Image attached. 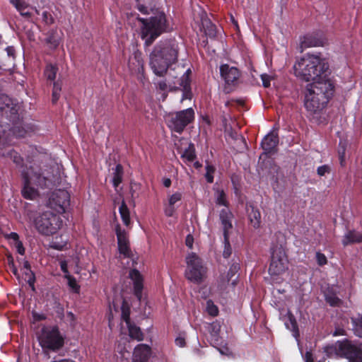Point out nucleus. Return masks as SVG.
<instances>
[{"mask_svg": "<svg viewBox=\"0 0 362 362\" xmlns=\"http://www.w3.org/2000/svg\"><path fill=\"white\" fill-rule=\"evenodd\" d=\"M1 156L9 157L11 159H12L13 162L14 163H16L17 165H18V166L23 165V160L22 158V157L19 155L18 153H17L16 151H15L13 150L10 151L6 155L2 154Z\"/></svg>", "mask_w": 362, "mask_h": 362, "instance_id": "32", "label": "nucleus"}, {"mask_svg": "<svg viewBox=\"0 0 362 362\" xmlns=\"http://www.w3.org/2000/svg\"><path fill=\"white\" fill-rule=\"evenodd\" d=\"M341 241L344 246L362 243V232L349 230L343 236Z\"/></svg>", "mask_w": 362, "mask_h": 362, "instance_id": "22", "label": "nucleus"}, {"mask_svg": "<svg viewBox=\"0 0 362 362\" xmlns=\"http://www.w3.org/2000/svg\"><path fill=\"white\" fill-rule=\"evenodd\" d=\"M355 334L362 338V316L352 320Z\"/></svg>", "mask_w": 362, "mask_h": 362, "instance_id": "37", "label": "nucleus"}, {"mask_svg": "<svg viewBox=\"0 0 362 362\" xmlns=\"http://www.w3.org/2000/svg\"><path fill=\"white\" fill-rule=\"evenodd\" d=\"M15 247L17 250V252L21 254V255H24L25 253V248L23 245V243L21 241H17L16 243H15Z\"/></svg>", "mask_w": 362, "mask_h": 362, "instance_id": "52", "label": "nucleus"}, {"mask_svg": "<svg viewBox=\"0 0 362 362\" xmlns=\"http://www.w3.org/2000/svg\"><path fill=\"white\" fill-rule=\"evenodd\" d=\"M32 314L35 321H41L46 319V316L44 314H39L35 311H33Z\"/></svg>", "mask_w": 362, "mask_h": 362, "instance_id": "54", "label": "nucleus"}, {"mask_svg": "<svg viewBox=\"0 0 362 362\" xmlns=\"http://www.w3.org/2000/svg\"><path fill=\"white\" fill-rule=\"evenodd\" d=\"M40 344L43 349L57 351L64 345V339L57 327H43L38 334Z\"/></svg>", "mask_w": 362, "mask_h": 362, "instance_id": "8", "label": "nucleus"}, {"mask_svg": "<svg viewBox=\"0 0 362 362\" xmlns=\"http://www.w3.org/2000/svg\"><path fill=\"white\" fill-rule=\"evenodd\" d=\"M230 235H223V244L224 248L223 251V255L225 258H228L232 253V248L229 241Z\"/></svg>", "mask_w": 362, "mask_h": 362, "instance_id": "34", "label": "nucleus"}, {"mask_svg": "<svg viewBox=\"0 0 362 362\" xmlns=\"http://www.w3.org/2000/svg\"><path fill=\"white\" fill-rule=\"evenodd\" d=\"M151 355V347L144 344H138L134 349L133 362H147Z\"/></svg>", "mask_w": 362, "mask_h": 362, "instance_id": "17", "label": "nucleus"}, {"mask_svg": "<svg viewBox=\"0 0 362 362\" xmlns=\"http://www.w3.org/2000/svg\"><path fill=\"white\" fill-rule=\"evenodd\" d=\"M9 1L11 4H12L18 11H22V9H25L28 7V4L25 1V0Z\"/></svg>", "mask_w": 362, "mask_h": 362, "instance_id": "40", "label": "nucleus"}, {"mask_svg": "<svg viewBox=\"0 0 362 362\" xmlns=\"http://www.w3.org/2000/svg\"><path fill=\"white\" fill-rule=\"evenodd\" d=\"M248 218L250 224L255 228H259L261 225V214L259 209L250 206L247 209Z\"/></svg>", "mask_w": 362, "mask_h": 362, "instance_id": "24", "label": "nucleus"}, {"mask_svg": "<svg viewBox=\"0 0 362 362\" xmlns=\"http://www.w3.org/2000/svg\"><path fill=\"white\" fill-rule=\"evenodd\" d=\"M346 358L349 362H362V349L350 343Z\"/></svg>", "mask_w": 362, "mask_h": 362, "instance_id": "23", "label": "nucleus"}, {"mask_svg": "<svg viewBox=\"0 0 362 362\" xmlns=\"http://www.w3.org/2000/svg\"><path fill=\"white\" fill-rule=\"evenodd\" d=\"M7 262H8V267L9 269L12 272V273L17 278H19V274H18V269H17V268L16 267V266L14 264V261H13V258L12 257V256L8 255L7 257Z\"/></svg>", "mask_w": 362, "mask_h": 362, "instance_id": "42", "label": "nucleus"}, {"mask_svg": "<svg viewBox=\"0 0 362 362\" xmlns=\"http://www.w3.org/2000/svg\"><path fill=\"white\" fill-rule=\"evenodd\" d=\"M163 185L165 187H169L171 185V180L170 178H165L163 180Z\"/></svg>", "mask_w": 362, "mask_h": 362, "instance_id": "64", "label": "nucleus"}, {"mask_svg": "<svg viewBox=\"0 0 362 362\" xmlns=\"http://www.w3.org/2000/svg\"><path fill=\"white\" fill-rule=\"evenodd\" d=\"M128 66L133 73H140L144 69V60L141 57V53L135 52L133 56L129 57Z\"/></svg>", "mask_w": 362, "mask_h": 362, "instance_id": "21", "label": "nucleus"}, {"mask_svg": "<svg viewBox=\"0 0 362 362\" xmlns=\"http://www.w3.org/2000/svg\"><path fill=\"white\" fill-rule=\"evenodd\" d=\"M334 81L325 76L306 86L305 107L310 114L322 111L327 105L334 93Z\"/></svg>", "mask_w": 362, "mask_h": 362, "instance_id": "1", "label": "nucleus"}, {"mask_svg": "<svg viewBox=\"0 0 362 362\" xmlns=\"http://www.w3.org/2000/svg\"><path fill=\"white\" fill-rule=\"evenodd\" d=\"M62 88L61 86L58 83L54 82L53 84V90H52V103H56L57 101L59 100L60 96V92H61Z\"/></svg>", "mask_w": 362, "mask_h": 362, "instance_id": "39", "label": "nucleus"}, {"mask_svg": "<svg viewBox=\"0 0 362 362\" xmlns=\"http://www.w3.org/2000/svg\"><path fill=\"white\" fill-rule=\"evenodd\" d=\"M193 243H194V238L192 235H187L186 237V239H185V244L186 245L192 249V246H193Z\"/></svg>", "mask_w": 362, "mask_h": 362, "instance_id": "55", "label": "nucleus"}, {"mask_svg": "<svg viewBox=\"0 0 362 362\" xmlns=\"http://www.w3.org/2000/svg\"><path fill=\"white\" fill-rule=\"evenodd\" d=\"M324 296L326 302L331 306H339L342 303L332 288H327L324 291Z\"/></svg>", "mask_w": 362, "mask_h": 362, "instance_id": "25", "label": "nucleus"}, {"mask_svg": "<svg viewBox=\"0 0 362 362\" xmlns=\"http://www.w3.org/2000/svg\"><path fill=\"white\" fill-rule=\"evenodd\" d=\"M331 172V167L329 165H323L319 166L317 169V173L319 176H325L326 174H329Z\"/></svg>", "mask_w": 362, "mask_h": 362, "instance_id": "44", "label": "nucleus"}, {"mask_svg": "<svg viewBox=\"0 0 362 362\" xmlns=\"http://www.w3.org/2000/svg\"><path fill=\"white\" fill-rule=\"evenodd\" d=\"M206 311L211 316H216L218 313V310L216 305H214L211 300L206 301Z\"/></svg>", "mask_w": 362, "mask_h": 362, "instance_id": "38", "label": "nucleus"}, {"mask_svg": "<svg viewBox=\"0 0 362 362\" xmlns=\"http://www.w3.org/2000/svg\"><path fill=\"white\" fill-rule=\"evenodd\" d=\"M33 184L41 188H47L52 184L54 174L52 167L45 164L34 163L26 170L22 172Z\"/></svg>", "mask_w": 362, "mask_h": 362, "instance_id": "5", "label": "nucleus"}, {"mask_svg": "<svg viewBox=\"0 0 362 362\" xmlns=\"http://www.w3.org/2000/svg\"><path fill=\"white\" fill-rule=\"evenodd\" d=\"M34 223L37 230L43 235L56 233L62 225L59 216L49 211L40 214L35 218Z\"/></svg>", "mask_w": 362, "mask_h": 362, "instance_id": "7", "label": "nucleus"}, {"mask_svg": "<svg viewBox=\"0 0 362 362\" xmlns=\"http://www.w3.org/2000/svg\"><path fill=\"white\" fill-rule=\"evenodd\" d=\"M46 42L47 44L50 45L52 48H56L59 44V40L55 37L54 33H50L49 35L46 39Z\"/></svg>", "mask_w": 362, "mask_h": 362, "instance_id": "43", "label": "nucleus"}, {"mask_svg": "<svg viewBox=\"0 0 362 362\" xmlns=\"http://www.w3.org/2000/svg\"><path fill=\"white\" fill-rule=\"evenodd\" d=\"M240 267L238 264H233L229 269L227 276L222 277L221 280V286L224 287L231 280V278L238 272Z\"/></svg>", "mask_w": 362, "mask_h": 362, "instance_id": "31", "label": "nucleus"}, {"mask_svg": "<svg viewBox=\"0 0 362 362\" xmlns=\"http://www.w3.org/2000/svg\"><path fill=\"white\" fill-rule=\"evenodd\" d=\"M219 219L221 221L223 235H230L233 231V214L228 208L223 209L219 214Z\"/></svg>", "mask_w": 362, "mask_h": 362, "instance_id": "14", "label": "nucleus"}, {"mask_svg": "<svg viewBox=\"0 0 362 362\" xmlns=\"http://www.w3.org/2000/svg\"><path fill=\"white\" fill-rule=\"evenodd\" d=\"M272 250V260L269 273L272 276H279L284 273L288 269L287 257L285 250L281 245L273 247Z\"/></svg>", "mask_w": 362, "mask_h": 362, "instance_id": "10", "label": "nucleus"}, {"mask_svg": "<svg viewBox=\"0 0 362 362\" xmlns=\"http://www.w3.org/2000/svg\"><path fill=\"white\" fill-rule=\"evenodd\" d=\"M129 330V336L134 339L139 341L144 339V334L141 332L140 327L133 325L132 323L127 325Z\"/></svg>", "mask_w": 362, "mask_h": 362, "instance_id": "26", "label": "nucleus"}, {"mask_svg": "<svg viewBox=\"0 0 362 362\" xmlns=\"http://www.w3.org/2000/svg\"><path fill=\"white\" fill-rule=\"evenodd\" d=\"M175 344L180 347H184L185 346V339L183 337L179 336L175 340Z\"/></svg>", "mask_w": 362, "mask_h": 362, "instance_id": "53", "label": "nucleus"}, {"mask_svg": "<svg viewBox=\"0 0 362 362\" xmlns=\"http://www.w3.org/2000/svg\"><path fill=\"white\" fill-rule=\"evenodd\" d=\"M181 199L182 194L180 192H175L170 197L168 204L174 206L175 204L180 202Z\"/></svg>", "mask_w": 362, "mask_h": 362, "instance_id": "46", "label": "nucleus"}, {"mask_svg": "<svg viewBox=\"0 0 362 362\" xmlns=\"http://www.w3.org/2000/svg\"><path fill=\"white\" fill-rule=\"evenodd\" d=\"M278 144V134L276 133L271 132L264 136L262 141L261 146L264 153L267 154L274 153Z\"/></svg>", "mask_w": 362, "mask_h": 362, "instance_id": "18", "label": "nucleus"}, {"mask_svg": "<svg viewBox=\"0 0 362 362\" xmlns=\"http://www.w3.org/2000/svg\"><path fill=\"white\" fill-rule=\"evenodd\" d=\"M119 212L124 224L128 226L130 224V214L129 210L124 200L119 208Z\"/></svg>", "mask_w": 362, "mask_h": 362, "instance_id": "29", "label": "nucleus"}, {"mask_svg": "<svg viewBox=\"0 0 362 362\" xmlns=\"http://www.w3.org/2000/svg\"><path fill=\"white\" fill-rule=\"evenodd\" d=\"M116 234L117 238V244L119 251L124 257H130L131 250L129 246V239L127 232L122 230L119 226L116 228Z\"/></svg>", "mask_w": 362, "mask_h": 362, "instance_id": "15", "label": "nucleus"}, {"mask_svg": "<svg viewBox=\"0 0 362 362\" xmlns=\"http://www.w3.org/2000/svg\"><path fill=\"white\" fill-rule=\"evenodd\" d=\"M304 357L305 362H314L313 354L311 351H306Z\"/></svg>", "mask_w": 362, "mask_h": 362, "instance_id": "57", "label": "nucleus"}, {"mask_svg": "<svg viewBox=\"0 0 362 362\" xmlns=\"http://www.w3.org/2000/svg\"><path fill=\"white\" fill-rule=\"evenodd\" d=\"M194 119V112L189 107L184 110L170 113L167 117V124L170 129L181 134L185 128Z\"/></svg>", "mask_w": 362, "mask_h": 362, "instance_id": "9", "label": "nucleus"}, {"mask_svg": "<svg viewBox=\"0 0 362 362\" xmlns=\"http://www.w3.org/2000/svg\"><path fill=\"white\" fill-rule=\"evenodd\" d=\"M186 279L196 284H202L206 277L207 269L200 257L196 253L191 252L186 257Z\"/></svg>", "mask_w": 362, "mask_h": 362, "instance_id": "6", "label": "nucleus"}, {"mask_svg": "<svg viewBox=\"0 0 362 362\" xmlns=\"http://www.w3.org/2000/svg\"><path fill=\"white\" fill-rule=\"evenodd\" d=\"M123 177V167L122 165L118 164L116 165L113 172L112 184L117 188L118 185L122 182Z\"/></svg>", "mask_w": 362, "mask_h": 362, "instance_id": "27", "label": "nucleus"}, {"mask_svg": "<svg viewBox=\"0 0 362 362\" xmlns=\"http://www.w3.org/2000/svg\"><path fill=\"white\" fill-rule=\"evenodd\" d=\"M23 187L21 190L22 196L27 199L34 200L40 195L37 189L33 187V182L25 176H23Z\"/></svg>", "mask_w": 362, "mask_h": 362, "instance_id": "19", "label": "nucleus"}, {"mask_svg": "<svg viewBox=\"0 0 362 362\" xmlns=\"http://www.w3.org/2000/svg\"><path fill=\"white\" fill-rule=\"evenodd\" d=\"M177 45L173 40L161 41L157 44L150 54V66L153 73L163 76L169 66L177 59Z\"/></svg>", "mask_w": 362, "mask_h": 362, "instance_id": "2", "label": "nucleus"}, {"mask_svg": "<svg viewBox=\"0 0 362 362\" xmlns=\"http://www.w3.org/2000/svg\"><path fill=\"white\" fill-rule=\"evenodd\" d=\"M57 71V68L52 64H49L46 67V69L45 71V74L46 77L47 78V79H49L50 81H53L56 78Z\"/></svg>", "mask_w": 362, "mask_h": 362, "instance_id": "35", "label": "nucleus"}, {"mask_svg": "<svg viewBox=\"0 0 362 362\" xmlns=\"http://www.w3.org/2000/svg\"><path fill=\"white\" fill-rule=\"evenodd\" d=\"M221 76L227 85H235L240 76L238 69L228 64H223L220 67Z\"/></svg>", "mask_w": 362, "mask_h": 362, "instance_id": "13", "label": "nucleus"}, {"mask_svg": "<svg viewBox=\"0 0 362 362\" xmlns=\"http://www.w3.org/2000/svg\"><path fill=\"white\" fill-rule=\"evenodd\" d=\"M129 277L134 282V294L139 300H141L142 297L143 289V279L136 269H133L129 272Z\"/></svg>", "mask_w": 362, "mask_h": 362, "instance_id": "20", "label": "nucleus"}, {"mask_svg": "<svg viewBox=\"0 0 362 362\" xmlns=\"http://www.w3.org/2000/svg\"><path fill=\"white\" fill-rule=\"evenodd\" d=\"M316 259L320 266L325 265L327 263L326 256L320 252H316Z\"/></svg>", "mask_w": 362, "mask_h": 362, "instance_id": "47", "label": "nucleus"}, {"mask_svg": "<svg viewBox=\"0 0 362 362\" xmlns=\"http://www.w3.org/2000/svg\"><path fill=\"white\" fill-rule=\"evenodd\" d=\"M35 281V274L33 272L29 273V277H28L27 282L33 290H35L34 283Z\"/></svg>", "mask_w": 362, "mask_h": 362, "instance_id": "50", "label": "nucleus"}, {"mask_svg": "<svg viewBox=\"0 0 362 362\" xmlns=\"http://www.w3.org/2000/svg\"><path fill=\"white\" fill-rule=\"evenodd\" d=\"M138 19L143 24L141 35L147 46L151 45L161 33L172 29L168 26L163 12H158L149 20L142 18H138Z\"/></svg>", "mask_w": 362, "mask_h": 362, "instance_id": "4", "label": "nucleus"}, {"mask_svg": "<svg viewBox=\"0 0 362 362\" xmlns=\"http://www.w3.org/2000/svg\"><path fill=\"white\" fill-rule=\"evenodd\" d=\"M121 310L122 319L126 322L127 325L130 324V308L128 303L124 300L122 301Z\"/></svg>", "mask_w": 362, "mask_h": 362, "instance_id": "33", "label": "nucleus"}, {"mask_svg": "<svg viewBox=\"0 0 362 362\" xmlns=\"http://www.w3.org/2000/svg\"><path fill=\"white\" fill-rule=\"evenodd\" d=\"M175 210V209L174 206L168 204V206L165 209V214L167 216L170 217L173 215Z\"/></svg>", "mask_w": 362, "mask_h": 362, "instance_id": "51", "label": "nucleus"}, {"mask_svg": "<svg viewBox=\"0 0 362 362\" xmlns=\"http://www.w3.org/2000/svg\"><path fill=\"white\" fill-rule=\"evenodd\" d=\"M8 238L13 240L15 243L20 241L19 235L16 233L12 232L8 235Z\"/></svg>", "mask_w": 362, "mask_h": 362, "instance_id": "60", "label": "nucleus"}, {"mask_svg": "<svg viewBox=\"0 0 362 362\" xmlns=\"http://www.w3.org/2000/svg\"><path fill=\"white\" fill-rule=\"evenodd\" d=\"M350 342L348 341H338L334 344L328 345L324 348V352L328 358L332 357H345L346 352L348 351Z\"/></svg>", "mask_w": 362, "mask_h": 362, "instance_id": "12", "label": "nucleus"}, {"mask_svg": "<svg viewBox=\"0 0 362 362\" xmlns=\"http://www.w3.org/2000/svg\"><path fill=\"white\" fill-rule=\"evenodd\" d=\"M202 26L206 35L209 36V37H214L216 36V26L209 19H204L202 21Z\"/></svg>", "mask_w": 362, "mask_h": 362, "instance_id": "28", "label": "nucleus"}, {"mask_svg": "<svg viewBox=\"0 0 362 362\" xmlns=\"http://www.w3.org/2000/svg\"><path fill=\"white\" fill-rule=\"evenodd\" d=\"M70 195L66 190L58 189L52 192L49 199V204L51 208L58 213H64L66 208L69 206Z\"/></svg>", "mask_w": 362, "mask_h": 362, "instance_id": "11", "label": "nucleus"}, {"mask_svg": "<svg viewBox=\"0 0 362 362\" xmlns=\"http://www.w3.org/2000/svg\"><path fill=\"white\" fill-rule=\"evenodd\" d=\"M206 173L205 175V177L206 178V180L208 182L211 183L214 181V177L212 175V173L214 171V168L213 166L207 165L206 167Z\"/></svg>", "mask_w": 362, "mask_h": 362, "instance_id": "48", "label": "nucleus"}, {"mask_svg": "<svg viewBox=\"0 0 362 362\" xmlns=\"http://www.w3.org/2000/svg\"><path fill=\"white\" fill-rule=\"evenodd\" d=\"M211 327H212L213 331L215 332V334H217L218 331H219V326H218V325L213 323V324H211Z\"/></svg>", "mask_w": 362, "mask_h": 362, "instance_id": "63", "label": "nucleus"}, {"mask_svg": "<svg viewBox=\"0 0 362 362\" xmlns=\"http://www.w3.org/2000/svg\"><path fill=\"white\" fill-rule=\"evenodd\" d=\"M157 87L159 90L165 91L168 88V85L164 81H160L157 83Z\"/></svg>", "mask_w": 362, "mask_h": 362, "instance_id": "56", "label": "nucleus"}, {"mask_svg": "<svg viewBox=\"0 0 362 362\" xmlns=\"http://www.w3.org/2000/svg\"><path fill=\"white\" fill-rule=\"evenodd\" d=\"M344 329H337L334 331L333 333L334 336H339V335H344Z\"/></svg>", "mask_w": 362, "mask_h": 362, "instance_id": "62", "label": "nucleus"}, {"mask_svg": "<svg viewBox=\"0 0 362 362\" xmlns=\"http://www.w3.org/2000/svg\"><path fill=\"white\" fill-rule=\"evenodd\" d=\"M140 189V185L136 182L130 183V194L132 199H134L139 196L137 191Z\"/></svg>", "mask_w": 362, "mask_h": 362, "instance_id": "45", "label": "nucleus"}, {"mask_svg": "<svg viewBox=\"0 0 362 362\" xmlns=\"http://www.w3.org/2000/svg\"><path fill=\"white\" fill-rule=\"evenodd\" d=\"M138 10L144 14H148V8L142 4H139Z\"/></svg>", "mask_w": 362, "mask_h": 362, "instance_id": "59", "label": "nucleus"}, {"mask_svg": "<svg viewBox=\"0 0 362 362\" xmlns=\"http://www.w3.org/2000/svg\"><path fill=\"white\" fill-rule=\"evenodd\" d=\"M69 285L73 289L77 290L78 288V286L76 284V281L74 279H71V278L69 279Z\"/></svg>", "mask_w": 362, "mask_h": 362, "instance_id": "58", "label": "nucleus"}, {"mask_svg": "<svg viewBox=\"0 0 362 362\" xmlns=\"http://www.w3.org/2000/svg\"><path fill=\"white\" fill-rule=\"evenodd\" d=\"M295 75L305 81L313 82L327 76L328 65L321 58L320 54H307L294 66Z\"/></svg>", "mask_w": 362, "mask_h": 362, "instance_id": "3", "label": "nucleus"}, {"mask_svg": "<svg viewBox=\"0 0 362 362\" xmlns=\"http://www.w3.org/2000/svg\"><path fill=\"white\" fill-rule=\"evenodd\" d=\"M216 202L218 205L227 206L226 196L223 191L217 192Z\"/></svg>", "mask_w": 362, "mask_h": 362, "instance_id": "41", "label": "nucleus"}, {"mask_svg": "<svg viewBox=\"0 0 362 362\" xmlns=\"http://www.w3.org/2000/svg\"><path fill=\"white\" fill-rule=\"evenodd\" d=\"M185 162H192L196 158L195 149L193 144H189L181 156Z\"/></svg>", "mask_w": 362, "mask_h": 362, "instance_id": "30", "label": "nucleus"}, {"mask_svg": "<svg viewBox=\"0 0 362 362\" xmlns=\"http://www.w3.org/2000/svg\"><path fill=\"white\" fill-rule=\"evenodd\" d=\"M6 50L8 56L14 57L15 49L13 47H8Z\"/></svg>", "mask_w": 362, "mask_h": 362, "instance_id": "61", "label": "nucleus"}, {"mask_svg": "<svg viewBox=\"0 0 362 362\" xmlns=\"http://www.w3.org/2000/svg\"><path fill=\"white\" fill-rule=\"evenodd\" d=\"M191 73V70L188 69L182 76L178 80L177 83L184 88V89H187V88L189 86V74Z\"/></svg>", "mask_w": 362, "mask_h": 362, "instance_id": "36", "label": "nucleus"}, {"mask_svg": "<svg viewBox=\"0 0 362 362\" xmlns=\"http://www.w3.org/2000/svg\"><path fill=\"white\" fill-rule=\"evenodd\" d=\"M261 78L262 81L263 86L266 88L269 87L270 86V81H271V76L268 74H262Z\"/></svg>", "mask_w": 362, "mask_h": 362, "instance_id": "49", "label": "nucleus"}, {"mask_svg": "<svg viewBox=\"0 0 362 362\" xmlns=\"http://www.w3.org/2000/svg\"><path fill=\"white\" fill-rule=\"evenodd\" d=\"M324 42L325 39L322 33L306 35L300 41L301 52L306 48L323 46Z\"/></svg>", "mask_w": 362, "mask_h": 362, "instance_id": "16", "label": "nucleus"}]
</instances>
